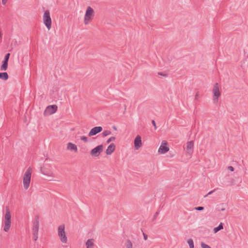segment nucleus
<instances>
[{
    "label": "nucleus",
    "instance_id": "ddd939ff",
    "mask_svg": "<svg viewBox=\"0 0 248 248\" xmlns=\"http://www.w3.org/2000/svg\"><path fill=\"white\" fill-rule=\"evenodd\" d=\"M39 226V217L38 215L35 216L33 222L32 232H38Z\"/></svg>",
    "mask_w": 248,
    "mask_h": 248
},
{
    "label": "nucleus",
    "instance_id": "473e14b6",
    "mask_svg": "<svg viewBox=\"0 0 248 248\" xmlns=\"http://www.w3.org/2000/svg\"><path fill=\"white\" fill-rule=\"evenodd\" d=\"M199 96V92H197L195 96V99L198 100Z\"/></svg>",
    "mask_w": 248,
    "mask_h": 248
},
{
    "label": "nucleus",
    "instance_id": "a211bd4d",
    "mask_svg": "<svg viewBox=\"0 0 248 248\" xmlns=\"http://www.w3.org/2000/svg\"><path fill=\"white\" fill-rule=\"evenodd\" d=\"M9 76L7 72L0 73V78L4 80H7Z\"/></svg>",
    "mask_w": 248,
    "mask_h": 248
},
{
    "label": "nucleus",
    "instance_id": "412c9836",
    "mask_svg": "<svg viewBox=\"0 0 248 248\" xmlns=\"http://www.w3.org/2000/svg\"><path fill=\"white\" fill-rule=\"evenodd\" d=\"M187 243L189 245V248H194V242L192 239H189L187 240Z\"/></svg>",
    "mask_w": 248,
    "mask_h": 248
},
{
    "label": "nucleus",
    "instance_id": "dca6fc26",
    "mask_svg": "<svg viewBox=\"0 0 248 248\" xmlns=\"http://www.w3.org/2000/svg\"><path fill=\"white\" fill-rule=\"evenodd\" d=\"M8 61L3 60L2 62V65H1L0 69L1 70L5 71L8 68Z\"/></svg>",
    "mask_w": 248,
    "mask_h": 248
},
{
    "label": "nucleus",
    "instance_id": "f8f14e48",
    "mask_svg": "<svg viewBox=\"0 0 248 248\" xmlns=\"http://www.w3.org/2000/svg\"><path fill=\"white\" fill-rule=\"evenodd\" d=\"M142 145L141 137L139 135L136 136L134 140V146L136 150H138Z\"/></svg>",
    "mask_w": 248,
    "mask_h": 248
},
{
    "label": "nucleus",
    "instance_id": "4c0bfd02",
    "mask_svg": "<svg viewBox=\"0 0 248 248\" xmlns=\"http://www.w3.org/2000/svg\"><path fill=\"white\" fill-rule=\"evenodd\" d=\"M42 172H43L44 174L47 175H49V176H50V174H49L48 173H46L44 172L43 171V170H42Z\"/></svg>",
    "mask_w": 248,
    "mask_h": 248
},
{
    "label": "nucleus",
    "instance_id": "2f4dec72",
    "mask_svg": "<svg viewBox=\"0 0 248 248\" xmlns=\"http://www.w3.org/2000/svg\"><path fill=\"white\" fill-rule=\"evenodd\" d=\"M152 123L153 126H154L155 129H156L157 127H156V124H155V120H153L152 121Z\"/></svg>",
    "mask_w": 248,
    "mask_h": 248
},
{
    "label": "nucleus",
    "instance_id": "f03ea898",
    "mask_svg": "<svg viewBox=\"0 0 248 248\" xmlns=\"http://www.w3.org/2000/svg\"><path fill=\"white\" fill-rule=\"evenodd\" d=\"M31 168L29 167L24 174L23 186L25 189H27L30 186L31 176Z\"/></svg>",
    "mask_w": 248,
    "mask_h": 248
},
{
    "label": "nucleus",
    "instance_id": "6e6552de",
    "mask_svg": "<svg viewBox=\"0 0 248 248\" xmlns=\"http://www.w3.org/2000/svg\"><path fill=\"white\" fill-rule=\"evenodd\" d=\"M169 150L168 146V142L166 140H163L159 148L158 152L160 154H165Z\"/></svg>",
    "mask_w": 248,
    "mask_h": 248
},
{
    "label": "nucleus",
    "instance_id": "4468645a",
    "mask_svg": "<svg viewBox=\"0 0 248 248\" xmlns=\"http://www.w3.org/2000/svg\"><path fill=\"white\" fill-rule=\"evenodd\" d=\"M115 145L114 143H111L108 147L106 151V153L107 155H110L115 151Z\"/></svg>",
    "mask_w": 248,
    "mask_h": 248
},
{
    "label": "nucleus",
    "instance_id": "393cba45",
    "mask_svg": "<svg viewBox=\"0 0 248 248\" xmlns=\"http://www.w3.org/2000/svg\"><path fill=\"white\" fill-rule=\"evenodd\" d=\"M201 247L202 248H211L209 245L205 244L203 242H202Z\"/></svg>",
    "mask_w": 248,
    "mask_h": 248
},
{
    "label": "nucleus",
    "instance_id": "b1692460",
    "mask_svg": "<svg viewBox=\"0 0 248 248\" xmlns=\"http://www.w3.org/2000/svg\"><path fill=\"white\" fill-rule=\"evenodd\" d=\"M116 139L115 137H111L110 138H109L107 141V143H110L111 141H114Z\"/></svg>",
    "mask_w": 248,
    "mask_h": 248
},
{
    "label": "nucleus",
    "instance_id": "9b49d317",
    "mask_svg": "<svg viewBox=\"0 0 248 248\" xmlns=\"http://www.w3.org/2000/svg\"><path fill=\"white\" fill-rule=\"evenodd\" d=\"M193 147H194V142L191 140L188 141L186 143V153L189 155H191L193 152Z\"/></svg>",
    "mask_w": 248,
    "mask_h": 248
},
{
    "label": "nucleus",
    "instance_id": "4be33fe9",
    "mask_svg": "<svg viewBox=\"0 0 248 248\" xmlns=\"http://www.w3.org/2000/svg\"><path fill=\"white\" fill-rule=\"evenodd\" d=\"M111 133V131H109V130H105L103 131V132L102 133V135H103V137H106L108 135H110Z\"/></svg>",
    "mask_w": 248,
    "mask_h": 248
},
{
    "label": "nucleus",
    "instance_id": "f704fd0d",
    "mask_svg": "<svg viewBox=\"0 0 248 248\" xmlns=\"http://www.w3.org/2000/svg\"><path fill=\"white\" fill-rule=\"evenodd\" d=\"M228 169L229 170H231V171H234V168H233V167L231 166H229V167H228Z\"/></svg>",
    "mask_w": 248,
    "mask_h": 248
},
{
    "label": "nucleus",
    "instance_id": "f3484780",
    "mask_svg": "<svg viewBox=\"0 0 248 248\" xmlns=\"http://www.w3.org/2000/svg\"><path fill=\"white\" fill-rule=\"evenodd\" d=\"M93 239H88L86 243L87 248H92L93 246Z\"/></svg>",
    "mask_w": 248,
    "mask_h": 248
},
{
    "label": "nucleus",
    "instance_id": "c9c22d12",
    "mask_svg": "<svg viewBox=\"0 0 248 248\" xmlns=\"http://www.w3.org/2000/svg\"><path fill=\"white\" fill-rule=\"evenodd\" d=\"M143 235L144 237V239L145 240H147V238H148V235L146 234H145V233H144L143 232Z\"/></svg>",
    "mask_w": 248,
    "mask_h": 248
},
{
    "label": "nucleus",
    "instance_id": "7c9ffc66",
    "mask_svg": "<svg viewBox=\"0 0 248 248\" xmlns=\"http://www.w3.org/2000/svg\"><path fill=\"white\" fill-rule=\"evenodd\" d=\"M215 190H216V189H214L213 190H212V191H211L209 192L208 193V194H206V195H205V196H204V197H207V196H208V195H209L211 194L212 193H213V192H214L215 191Z\"/></svg>",
    "mask_w": 248,
    "mask_h": 248
},
{
    "label": "nucleus",
    "instance_id": "aec40b11",
    "mask_svg": "<svg viewBox=\"0 0 248 248\" xmlns=\"http://www.w3.org/2000/svg\"><path fill=\"white\" fill-rule=\"evenodd\" d=\"M126 248H133V245L129 239H126L125 243Z\"/></svg>",
    "mask_w": 248,
    "mask_h": 248
},
{
    "label": "nucleus",
    "instance_id": "9d476101",
    "mask_svg": "<svg viewBox=\"0 0 248 248\" xmlns=\"http://www.w3.org/2000/svg\"><path fill=\"white\" fill-rule=\"evenodd\" d=\"M103 130V128L101 126H95L93 128H92L90 131L88 136L89 137H92L96 135L97 134L101 132Z\"/></svg>",
    "mask_w": 248,
    "mask_h": 248
},
{
    "label": "nucleus",
    "instance_id": "c85d7f7f",
    "mask_svg": "<svg viewBox=\"0 0 248 248\" xmlns=\"http://www.w3.org/2000/svg\"><path fill=\"white\" fill-rule=\"evenodd\" d=\"M159 214V212H155V214L154 216V217L153 218V221H155V219H156V218L157 217V216Z\"/></svg>",
    "mask_w": 248,
    "mask_h": 248
},
{
    "label": "nucleus",
    "instance_id": "20e7f679",
    "mask_svg": "<svg viewBox=\"0 0 248 248\" xmlns=\"http://www.w3.org/2000/svg\"><path fill=\"white\" fill-rule=\"evenodd\" d=\"M43 22L47 29L49 30L51 28L52 21L49 10L45 11L43 16Z\"/></svg>",
    "mask_w": 248,
    "mask_h": 248
},
{
    "label": "nucleus",
    "instance_id": "ea45409f",
    "mask_svg": "<svg viewBox=\"0 0 248 248\" xmlns=\"http://www.w3.org/2000/svg\"><path fill=\"white\" fill-rule=\"evenodd\" d=\"M220 211H223L225 210V208H221L219 210Z\"/></svg>",
    "mask_w": 248,
    "mask_h": 248
},
{
    "label": "nucleus",
    "instance_id": "5701e85b",
    "mask_svg": "<svg viewBox=\"0 0 248 248\" xmlns=\"http://www.w3.org/2000/svg\"><path fill=\"white\" fill-rule=\"evenodd\" d=\"M38 232H32L33 239L34 241H36L38 239Z\"/></svg>",
    "mask_w": 248,
    "mask_h": 248
},
{
    "label": "nucleus",
    "instance_id": "e433bc0d",
    "mask_svg": "<svg viewBox=\"0 0 248 248\" xmlns=\"http://www.w3.org/2000/svg\"><path fill=\"white\" fill-rule=\"evenodd\" d=\"M8 0H2V3L3 5H5Z\"/></svg>",
    "mask_w": 248,
    "mask_h": 248
},
{
    "label": "nucleus",
    "instance_id": "a878e982",
    "mask_svg": "<svg viewBox=\"0 0 248 248\" xmlns=\"http://www.w3.org/2000/svg\"><path fill=\"white\" fill-rule=\"evenodd\" d=\"M81 140H83L85 142H87L88 141V139L87 137L86 136H83L80 137Z\"/></svg>",
    "mask_w": 248,
    "mask_h": 248
},
{
    "label": "nucleus",
    "instance_id": "6ab92c4d",
    "mask_svg": "<svg viewBox=\"0 0 248 248\" xmlns=\"http://www.w3.org/2000/svg\"><path fill=\"white\" fill-rule=\"evenodd\" d=\"M222 229H223V224L222 223H220L217 227H215L214 229V232L217 233L218 231Z\"/></svg>",
    "mask_w": 248,
    "mask_h": 248
},
{
    "label": "nucleus",
    "instance_id": "0eeeda50",
    "mask_svg": "<svg viewBox=\"0 0 248 248\" xmlns=\"http://www.w3.org/2000/svg\"><path fill=\"white\" fill-rule=\"evenodd\" d=\"M213 100L215 102H217L218 97L220 96V92L219 91V85L217 83H216L214 86L213 90Z\"/></svg>",
    "mask_w": 248,
    "mask_h": 248
},
{
    "label": "nucleus",
    "instance_id": "2eb2a0df",
    "mask_svg": "<svg viewBox=\"0 0 248 248\" xmlns=\"http://www.w3.org/2000/svg\"><path fill=\"white\" fill-rule=\"evenodd\" d=\"M67 148L68 150L71 151H74L75 152H77L78 150L77 146L71 142L68 143Z\"/></svg>",
    "mask_w": 248,
    "mask_h": 248
},
{
    "label": "nucleus",
    "instance_id": "58836bf2",
    "mask_svg": "<svg viewBox=\"0 0 248 248\" xmlns=\"http://www.w3.org/2000/svg\"><path fill=\"white\" fill-rule=\"evenodd\" d=\"M113 129L115 130H117V127L115 126H113Z\"/></svg>",
    "mask_w": 248,
    "mask_h": 248
},
{
    "label": "nucleus",
    "instance_id": "a19ab883",
    "mask_svg": "<svg viewBox=\"0 0 248 248\" xmlns=\"http://www.w3.org/2000/svg\"><path fill=\"white\" fill-rule=\"evenodd\" d=\"M126 110V106L124 105V111Z\"/></svg>",
    "mask_w": 248,
    "mask_h": 248
},
{
    "label": "nucleus",
    "instance_id": "39448f33",
    "mask_svg": "<svg viewBox=\"0 0 248 248\" xmlns=\"http://www.w3.org/2000/svg\"><path fill=\"white\" fill-rule=\"evenodd\" d=\"M65 227L64 225H61L58 227V235L60 238L61 241L64 243L67 242V237L64 231Z\"/></svg>",
    "mask_w": 248,
    "mask_h": 248
},
{
    "label": "nucleus",
    "instance_id": "72a5a7b5",
    "mask_svg": "<svg viewBox=\"0 0 248 248\" xmlns=\"http://www.w3.org/2000/svg\"><path fill=\"white\" fill-rule=\"evenodd\" d=\"M158 74L159 75H160V76H164V77H167V75L166 74H165V73H162V72H159V73H158Z\"/></svg>",
    "mask_w": 248,
    "mask_h": 248
},
{
    "label": "nucleus",
    "instance_id": "1a4fd4ad",
    "mask_svg": "<svg viewBox=\"0 0 248 248\" xmlns=\"http://www.w3.org/2000/svg\"><path fill=\"white\" fill-rule=\"evenodd\" d=\"M57 108V106L56 105L48 106L45 110L44 114L48 115L52 114L56 112Z\"/></svg>",
    "mask_w": 248,
    "mask_h": 248
},
{
    "label": "nucleus",
    "instance_id": "cd10ccee",
    "mask_svg": "<svg viewBox=\"0 0 248 248\" xmlns=\"http://www.w3.org/2000/svg\"><path fill=\"white\" fill-rule=\"evenodd\" d=\"M204 209V207L203 206H198L197 207H195V210L198 211H202Z\"/></svg>",
    "mask_w": 248,
    "mask_h": 248
},
{
    "label": "nucleus",
    "instance_id": "f257e3e1",
    "mask_svg": "<svg viewBox=\"0 0 248 248\" xmlns=\"http://www.w3.org/2000/svg\"><path fill=\"white\" fill-rule=\"evenodd\" d=\"M4 224L3 230L5 232H8L11 225V215L9 208L8 206H6L5 208Z\"/></svg>",
    "mask_w": 248,
    "mask_h": 248
},
{
    "label": "nucleus",
    "instance_id": "7ed1b4c3",
    "mask_svg": "<svg viewBox=\"0 0 248 248\" xmlns=\"http://www.w3.org/2000/svg\"><path fill=\"white\" fill-rule=\"evenodd\" d=\"M94 12L93 9L90 6L87 8L84 19V23L85 25L88 24L93 19Z\"/></svg>",
    "mask_w": 248,
    "mask_h": 248
},
{
    "label": "nucleus",
    "instance_id": "423d86ee",
    "mask_svg": "<svg viewBox=\"0 0 248 248\" xmlns=\"http://www.w3.org/2000/svg\"><path fill=\"white\" fill-rule=\"evenodd\" d=\"M103 151V145H99L93 148L90 152V155L93 157H97Z\"/></svg>",
    "mask_w": 248,
    "mask_h": 248
},
{
    "label": "nucleus",
    "instance_id": "c756f323",
    "mask_svg": "<svg viewBox=\"0 0 248 248\" xmlns=\"http://www.w3.org/2000/svg\"><path fill=\"white\" fill-rule=\"evenodd\" d=\"M234 180L233 179H231L230 183L228 185V186H231L234 185Z\"/></svg>",
    "mask_w": 248,
    "mask_h": 248
},
{
    "label": "nucleus",
    "instance_id": "bb28decb",
    "mask_svg": "<svg viewBox=\"0 0 248 248\" xmlns=\"http://www.w3.org/2000/svg\"><path fill=\"white\" fill-rule=\"evenodd\" d=\"M10 53H7L5 55L3 60L8 61L9 59V58H10Z\"/></svg>",
    "mask_w": 248,
    "mask_h": 248
}]
</instances>
